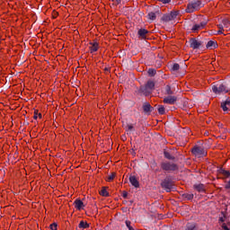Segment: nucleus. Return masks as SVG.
<instances>
[{
    "label": "nucleus",
    "instance_id": "7",
    "mask_svg": "<svg viewBox=\"0 0 230 230\" xmlns=\"http://www.w3.org/2000/svg\"><path fill=\"white\" fill-rule=\"evenodd\" d=\"M206 24H208V22L206 21L194 24L191 28V31L193 33H197V31H199V30H204V28H206Z\"/></svg>",
    "mask_w": 230,
    "mask_h": 230
},
{
    "label": "nucleus",
    "instance_id": "32",
    "mask_svg": "<svg viewBox=\"0 0 230 230\" xmlns=\"http://www.w3.org/2000/svg\"><path fill=\"white\" fill-rule=\"evenodd\" d=\"M219 173H222V175H225V177H230V172L229 171L220 169Z\"/></svg>",
    "mask_w": 230,
    "mask_h": 230
},
{
    "label": "nucleus",
    "instance_id": "43",
    "mask_svg": "<svg viewBox=\"0 0 230 230\" xmlns=\"http://www.w3.org/2000/svg\"><path fill=\"white\" fill-rule=\"evenodd\" d=\"M33 118H34L35 119H37L39 118V116H38V114H37V111H34V116H33Z\"/></svg>",
    "mask_w": 230,
    "mask_h": 230
},
{
    "label": "nucleus",
    "instance_id": "24",
    "mask_svg": "<svg viewBox=\"0 0 230 230\" xmlns=\"http://www.w3.org/2000/svg\"><path fill=\"white\" fill-rule=\"evenodd\" d=\"M78 227L79 229H87L89 228V224L84 221H80Z\"/></svg>",
    "mask_w": 230,
    "mask_h": 230
},
{
    "label": "nucleus",
    "instance_id": "46",
    "mask_svg": "<svg viewBox=\"0 0 230 230\" xmlns=\"http://www.w3.org/2000/svg\"><path fill=\"white\" fill-rule=\"evenodd\" d=\"M222 227H223V229L225 230L226 228H227V226H226V224H223V225H222Z\"/></svg>",
    "mask_w": 230,
    "mask_h": 230
},
{
    "label": "nucleus",
    "instance_id": "4",
    "mask_svg": "<svg viewBox=\"0 0 230 230\" xmlns=\"http://www.w3.org/2000/svg\"><path fill=\"white\" fill-rule=\"evenodd\" d=\"M161 186L164 188V190H165V191H167V193H170V191H172V188H173V181H172V177H165L161 182Z\"/></svg>",
    "mask_w": 230,
    "mask_h": 230
},
{
    "label": "nucleus",
    "instance_id": "27",
    "mask_svg": "<svg viewBox=\"0 0 230 230\" xmlns=\"http://www.w3.org/2000/svg\"><path fill=\"white\" fill-rule=\"evenodd\" d=\"M147 75H149V76H154L155 75H157V70H155V68H149L147 70Z\"/></svg>",
    "mask_w": 230,
    "mask_h": 230
},
{
    "label": "nucleus",
    "instance_id": "22",
    "mask_svg": "<svg viewBox=\"0 0 230 230\" xmlns=\"http://www.w3.org/2000/svg\"><path fill=\"white\" fill-rule=\"evenodd\" d=\"M221 24H222L223 28H226V30H229V28H230V21L229 20L223 19Z\"/></svg>",
    "mask_w": 230,
    "mask_h": 230
},
{
    "label": "nucleus",
    "instance_id": "2",
    "mask_svg": "<svg viewBox=\"0 0 230 230\" xmlns=\"http://www.w3.org/2000/svg\"><path fill=\"white\" fill-rule=\"evenodd\" d=\"M204 7V4L200 0H191L188 3L187 8L185 9L186 13H193L194 12H198L200 8Z\"/></svg>",
    "mask_w": 230,
    "mask_h": 230
},
{
    "label": "nucleus",
    "instance_id": "33",
    "mask_svg": "<svg viewBox=\"0 0 230 230\" xmlns=\"http://www.w3.org/2000/svg\"><path fill=\"white\" fill-rule=\"evenodd\" d=\"M217 28H219V30L217 31V35H222L224 34V25L222 24H218Z\"/></svg>",
    "mask_w": 230,
    "mask_h": 230
},
{
    "label": "nucleus",
    "instance_id": "47",
    "mask_svg": "<svg viewBox=\"0 0 230 230\" xmlns=\"http://www.w3.org/2000/svg\"><path fill=\"white\" fill-rule=\"evenodd\" d=\"M38 116H39L40 119H42V113H39Z\"/></svg>",
    "mask_w": 230,
    "mask_h": 230
},
{
    "label": "nucleus",
    "instance_id": "1",
    "mask_svg": "<svg viewBox=\"0 0 230 230\" xmlns=\"http://www.w3.org/2000/svg\"><path fill=\"white\" fill-rule=\"evenodd\" d=\"M212 91L215 94H226V93H230V83H218L214 84Z\"/></svg>",
    "mask_w": 230,
    "mask_h": 230
},
{
    "label": "nucleus",
    "instance_id": "40",
    "mask_svg": "<svg viewBox=\"0 0 230 230\" xmlns=\"http://www.w3.org/2000/svg\"><path fill=\"white\" fill-rule=\"evenodd\" d=\"M130 152H131L132 155H136V146H134V147L131 148Z\"/></svg>",
    "mask_w": 230,
    "mask_h": 230
},
{
    "label": "nucleus",
    "instance_id": "13",
    "mask_svg": "<svg viewBox=\"0 0 230 230\" xmlns=\"http://www.w3.org/2000/svg\"><path fill=\"white\" fill-rule=\"evenodd\" d=\"M207 49H217L218 48V43L217 40H209L206 45Z\"/></svg>",
    "mask_w": 230,
    "mask_h": 230
},
{
    "label": "nucleus",
    "instance_id": "14",
    "mask_svg": "<svg viewBox=\"0 0 230 230\" xmlns=\"http://www.w3.org/2000/svg\"><path fill=\"white\" fill-rule=\"evenodd\" d=\"M146 35H148V31L146 29H139L137 31L138 39H146Z\"/></svg>",
    "mask_w": 230,
    "mask_h": 230
},
{
    "label": "nucleus",
    "instance_id": "48",
    "mask_svg": "<svg viewBox=\"0 0 230 230\" xmlns=\"http://www.w3.org/2000/svg\"><path fill=\"white\" fill-rule=\"evenodd\" d=\"M225 230H230L229 227H226Z\"/></svg>",
    "mask_w": 230,
    "mask_h": 230
},
{
    "label": "nucleus",
    "instance_id": "11",
    "mask_svg": "<svg viewBox=\"0 0 230 230\" xmlns=\"http://www.w3.org/2000/svg\"><path fill=\"white\" fill-rule=\"evenodd\" d=\"M175 102H177L176 96L169 95L164 99V103H167L168 105H175Z\"/></svg>",
    "mask_w": 230,
    "mask_h": 230
},
{
    "label": "nucleus",
    "instance_id": "3",
    "mask_svg": "<svg viewBox=\"0 0 230 230\" xmlns=\"http://www.w3.org/2000/svg\"><path fill=\"white\" fill-rule=\"evenodd\" d=\"M160 166L164 172H177V170H179L177 164L171 162H164Z\"/></svg>",
    "mask_w": 230,
    "mask_h": 230
},
{
    "label": "nucleus",
    "instance_id": "20",
    "mask_svg": "<svg viewBox=\"0 0 230 230\" xmlns=\"http://www.w3.org/2000/svg\"><path fill=\"white\" fill-rule=\"evenodd\" d=\"M136 128H134V126L132 124H128L126 127V132L127 134H132V132H135Z\"/></svg>",
    "mask_w": 230,
    "mask_h": 230
},
{
    "label": "nucleus",
    "instance_id": "31",
    "mask_svg": "<svg viewBox=\"0 0 230 230\" xmlns=\"http://www.w3.org/2000/svg\"><path fill=\"white\" fill-rule=\"evenodd\" d=\"M172 71H179V69H181V66L179 65V63H174L172 67H171Z\"/></svg>",
    "mask_w": 230,
    "mask_h": 230
},
{
    "label": "nucleus",
    "instance_id": "21",
    "mask_svg": "<svg viewBox=\"0 0 230 230\" xmlns=\"http://www.w3.org/2000/svg\"><path fill=\"white\" fill-rule=\"evenodd\" d=\"M146 85L148 88V90L152 92L155 87V83H154V81H147Z\"/></svg>",
    "mask_w": 230,
    "mask_h": 230
},
{
    "label": "nucleus",
    "instance_id": "15",
    "mask_svg": "<svg viewBox=\"0 0 230 230\" xmlns=\"http://www.w3.org/2000/svg\"><path fill=\"white\" fill-rule=\"evenodd\" d=\"M184 230H199V226L194 222L187 223Z\"/></svg>",
    "mask_w": 230,
    "mask_h": 230
},
{
    "label": "nucleus",
    "instance_id": "41",
    "mask_svg": "<svg viewBox=\"0 0 230 230\" xmlns=\"http://www.w3.org/2000/svg\"><path fill=\"white\" fill-rule=\"evenodd\" d=\"M115 4H120L123 0H112Z\"/></svg>",
    "mask_w": 230,
    "mask_h": 230
},
{
    "label": "nucleus",
    "instance_id": "6",
    "mask_svg": "<svg viewBox=\"0 0 230 230\" xmlns=\"http://www.w3.org/2000/svg\"><path fill=\"white\" fill-rule=\"evenodd\" d=\"M190 48L192 49H200L202 47V41L197 40L195 38H190L189 40Z\"/></svg>",
    "mask_w": 230,
    "mask_h": 230
},
{
    "label": "nucleus",
    "instance_id": "42",
    "mask_svg": "<svg viewBox=\"0 0 230 230\" xmlns=\"http://www.w3.org/2000/svg\"><path fill=\"white\" fill-rule=\"evenodd\" d=\"M219 222H226V217H219Z\"/></svg>",
    "mask_w": 230,
    "mask_h": 230
},
{
    "label": "nucleus",
    "instance_id": "8",
    "mask_svg": "<svg viewBox=\"0 0 230 230\" xmlns=\"http://www.w3.org/2000/svg\"><path fill=\"white\" fill-rule=\"evenodd\" d=\"M142 109L144 111V113L147 114L148 116L154 111V107H152V105H150V102H144L142 105Z\"/></svg>",
    "mask_w": 230,
    "mask_h": 230
},
{
    "label": "nucleus",
    "instance_id": "18",
    "mask_svg": "<svg viewBox=\"0 0 230 230\" xmlns=\"http://www.w3.org/2000/svg\"><path fill=\"white\" fill-rule=\"evenodd\" d=\"M91 44V47H90V51L91 53H94L96 51H98V48H99V45H98V42H93V43H90Z\"/></svg>",
    "mask_w": 230,
    "mask_h": 230
},
{
    "label": "nucleus",
    "instance_id": "29",
    "mask_svg": "<svg viewBox=\"0 0 230 230\" xmlns=\"http://www.w3.org/2000/svg\"><path fill=\"white\" fill-rule=\"evenodd\" d=\"M170 17H171V21H173V19L177 18V15H179V13L177 11H172L171 12V13H169Z\"/></svg>",
    "mask_w": 230,
    "mask_h": 230
},
{
    "label": "nucleus",
    "instance_id": "12",
    "mask_svg": "<svg viewBox=\"0 0 230 230\" xmlns=\"http://www.w3.org/2000/svg\"><path fill=\"white\" fill-rule=\"evenodd\" d=\"M193 189L199 193H204L206 191V186L202 183H196L193 185Z\"/></svg>",
    "mask_w": 230,
    "mask_h": 230
},
{
    "label": "nucleus",
    "instance_id": "35",
    "mask_svg": "<svg viewBox=\"0 0 230 230\" xmlns=\"http://www.w3.org/2000/svg\"><path fill=\"white\" fill-rule=\"evenodd\" d=\"M125 224H126V227H128V230H134V227H132L131 226L132 222L126 220Z\"/></svg>",
    "mask_w": 230,
    "mask_h": 230
},
{
    "label": "nucleus",
    "instance_id": "37",
    "mask_svg": "<svg viewBox=\"0 0 230 230\" xmlns=\"http://www.w3.org/2000/svg\"><path fill=\"white\" fill-rule=\"evenodd\" d=\"M114 177H116V173L112 172L108 176V181H114Z\"/></svg>",
    "mask_w": 230,
    "mask_h": 230
},
{
    "label": "nucleus",
    "instance_id": "36",
    "mask_svg": "<svg viewBox=\"0 0 230 230\" xmlns=\"http://www.w3.org/2000/svg\"><path fill=\"white\" fill-rule=\"evenodd\" d=\"M159 3H162V4H170L172 3V0H158Z\"/></svg>",
    "mask_w": 230,
    "mask_h": 230
},
{
    "label": "nucleus",
    "instance_id": "25",
    "mask_svg": "<svg viewBox=\"0 0 230 230\" xmlns=\"http://www.w3.org/2000/svg\"><path fill=\"white\" fill-rule=\"evenodd\" d=\"M147 19H149V21H155V19H157V15L156 13L151 12L147 14Z\"/></svg>",
    "mask_w": 230,
    "mask_h": 230
},
{
    "label": "nucleus",
    "instance_id": "26",
    "mask_svg": "<svg viewBox=\"0 0 230 230\" xmlns=\"http://www.w3.org/2000/svg\"><path fill=\"white\" fill-rule=\"evenodd\" d=\"M100 195H102V197H109V192L107 191L106 187H102V189L100 190Z\"/></svg>",
    "mask_w": 230,
    "mask_h": 230
},
{
    "label": "nucleus",
    "instance_id": "38",
    "mask_svg": "<svg viewBox=\"0 0 230 230\" xmlns=\"http://www.w3.org/2000/svg\"><path fill=\"white\" fill-rule=\"evenodd\" d=\"M57 227H58L57 223H53V224L50 225V229L51 230H57Z\"/></svg>",
    "mask_w": 230,
    "mask_h": 230
},
{
    "label": "nucleus",
    "instance_id": "34",
    "mask_svg": "<svg viewBox=\"0 0 230 230\" xmlns=\"http://www.w3.org/2000/svg\"><path fill=\"white\" fill-rule=\"evenodd\" d=\"M166 94H173V91H172V87L170 85L165 86Z\"/></svg>",
    "mask_w": 230,
    "mask_h": 230
},
{
    "label": "nucleus",
    "instance_id": "23",
    "mask_svg": "<svg viewBox=\"0 0 230 230\" xmlns=\"http://www.w3.org/2000/svg\"><path fill=\"white\" fill-rule=\"evenodd\" d=\"M161 20L164 22H170V21H172V18L170 16V13H166V14H164L161 18Z\"/></svg>",
    "mask_w": 230,
    "mask_h": 230
},
{
    "label": "nucleus",
    "instance_id": "30",
    "mask_svg": "<svg viewBox=\"0 0 230 230\" xmlns=\"http://www.w3.org/2000/svg\"><path fill=\"white\" fill-rule=\"evenodd\" d=\"M183 199H187V200H193V197L194 195L193 194H189V193H184L182 195Z\"/></svg>",
    "mask_w": 230,
    "mask_h": 230
},
{
    "label": "nucleus",
    "instance_id": "5",
    "mask_svg": "<svg viewBox=\"0 0 230 230\" xmlns=\"http://www.w3.org/2000/svg\"><path fill=\"white\" fill-rule=\"evenodd\" d=\"M191 152L193 155H196V157H204V155H208L206 150H204V148L199 146H194L191 149Z\"/></svg>",
    "mask_w": 230,
    "mask_h": 230
},
{
    "label": "nucleus",
    "instance_id": "39",
    "mask_svg": "<svg viewBox=\"0 0 230 230\" xmlns=\"http://www.w3.org/2000/svg\"><path fill=\"white\" fill-rule=\"evenodd\" d=\"M122 197H123V199H127V197H128V192H127V190H123Z\"/></svg>",
    "mask_w": 230,
    "mask_h": 230
},
{
    "label": "nucleus",
    "instance_id": "10",
    "mask_svg": "<svg viewBox=\"0 0 230 230\" xmlns=\"http://www.w3.org/2000/svg\"><path fill=\"white\" fill-rule=\"evenodd\" d=\"M138 94H144V96H150V94H152L151 90L148 89V87L146 85L145 86H141L138 89Z\"/></svg>",
    "mask_w": 230,
    "mask_h": 230
},
{
    "label": "nucleus",
    "instance_id": "16",
    "mask_svg": "<svg viewBox=\"0 0 230 230\" xmlns=\"http://www.w3.org/2000/svg\"><path fill=\"white\" fill-rule=\"evenodd\" d=\"M74 206H75V208H76L78 209V211H80V210L84 209V201L77 199L74 201Z\"/></svg>",
    "mask_w": 230,
    "mask_h": 230
},
{
    "label": "nucleus",
    "instance_id": "44",
    "mask_svg": "<svg viewBox=\"0 0 230 230\" xmlns=\"http://www.w3.org/2000/svg\"><path fill=\"white\" fill-rule=\"evenodd\" d=\"M162 143H163V145H166L168 142L166 141L165 138H163V139H162Z\"/></svg>",
    "mask_w": 230,
    "mask_h": 230
},
{
    "label": "nucleus",
    "instance_id": "45",
    "mask_svg": "<svg viewBox=\"0 0 230 230\" xmlns=\"http://www.w3.org/2000/svg\"><path fill=\"white\" fill-rule=\"evenodd\" d=\"M217 127H219V128H222V127H224V124L218 122Z\"/></svg>",
    "mask_w": 230,
    "mask_h": 230
},
{
    "label": "nucleus",
    "instance_id": "9",
    "mask_svg": "<svg viewBox=\"0 0 230 230\" xmlns=\"http://www.w3.org/2000/svg\"><path fill=\"white\" fill-rule=\"evenodd\" d=\"M221 109L224 111V112H229L230 111V98H226V101H223L221 102Z\"/></svg>",
    "mask_w": 230,
    "mask_h": 230
},
{
    "label": "nucleus",
    "instance_id": "17",
    "mask_svg": "<svg viewBox=\"0 0 230 230\" xmlns=\"http://www.w3.org/2000/svg\"><path fill=\"white\" fill-rule=\"evenodd\" d=\"M129 182L134 186V188H139V181H137V178H136V176H130Z\"/></svg>",
    "mask_w": 230,
    "mask_h": 230
},
{
    "label": "nucleus",
    "instance_id": "28",
    "mask_svg": "<svg viewBox=\"0 0 230 230\" xmlns=\"http://www.w3.org/2000/svg\"><path fill=\"white\" fill-rule=\"evenodd\" d=\"M158 113L160 115L166 114V110L164 109V106H163V105L158 106Z\"/></svg>",
    "mask_w": 230,
    "mask_h": 230
},
{
    "label": "nucleus",
    "instance_id": "19",
    "mask_svg": "<svg viewBox=\"0 0 230 230\" xmlns=\"http://www.w3.org/2000/svg\"><path fill=\"white\" fill-rule=\"evenodd\" d=\"M164 155L165 159H168L169 161H174V159H175V156L172 155V154H170L166 150L164 151Z\"/></svg>",
    "mask_w": 230,
    "mask_h": 230
}]
</instances>
